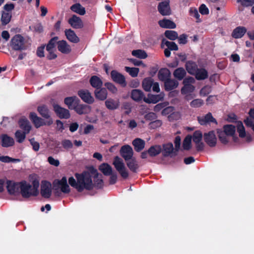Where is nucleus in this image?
<instances>
[{"label": "nucleus", "instance_id": "obj_1", "mask_svg": "<svg viewBox=\"0 0 254 254\" xmlns=\"http://www.w3.org/2000/svg\"><path fill=\"white\" fill-rule=\"evenodd\" d=\"M6 184L7 192L10 195H17L20 193L24 198H28L31 196H37L39 193V182L36 179L32 181V185L26 181L15 182L7 180Z\"/></svg>", "mask_w": 254, "mask_h": 254}, {"label": "nucleus", "instance_id": "obj_2", "mask_svg": "<svg viewBox=\"0 0 254 254\" xmlns=\"http://www.w3.org/2000/svg\"><path fill=\"white\" fill-rule=\"evenodd\" d=\"M75 177L76 181L73 177H70L68 179V183L78 192H81L85 189L89 190L92 188L91 177L88 172L83 171L81 174L76 173Z\"/></svg>", "mask_w": 254, "mask_h": 254}, {"label": "nucleus", "instance_id": "obj_3", "mask_svg": "<svg viewBox=\"0 0 254 254\" xmlns=\"http://www.w3.org/2000/svg\"><path fill=\"white\" fill-rule=\"evenodd\" d=\"M37 111L40 115L44 118L48 119L45 121L43 119L38 117L35 112H31L29 114V119L33 123L37 128L44 126H51L53 123V120L51 118L49 110L47 106L44 105L38 106Z\"/></svg>", "mask_w": 254, "mask_h": 254}, {"label": "nucleus", "instance_id": "obj_4", "mask_svg": "<svg viewBox=\"0 0 254 254\" xmlns=\"http://www.w3.org/2000/svg\"><path fill=\"white\" fill-rule=\"evenodd\" d=\"M236 132V127L233 125H225L222 129H217V133L218 138L223 144H227L229 142L228 137L233 136L234 141H236L234 135Z\"/></svg>", "mask_w": 254, "mask_h": 254}, {"label": "nucleus", "instance_id": "obj_5", "mask_svg": "<svg viewBox=\"0 0 254 254\" xmlns=\"http://www.w3.org/2000/svg\"><path fill=\"white\" fill-rule=\"evenodd\" d=\"M54 194L56 196H60L61 192L59 190L60 187L61 190L64 193H68L70 191V188L67 184L65 177H63L61 180L56 179L53 182Z\"/></svg>", "mask_w": 254, "mask_h": 254}, {"label": "nucleus", "instance_id": "obj_6", "mask_svg": "<svg viewBox=\"0 0 254 254\" xmlns=\"http://www.w3.org/2000/svg\"><path fill=\"white\" fill-rule=\"evenodd\" d=\"M10 46L12 50L17 51H22L27 49L24 37L20 34H16L11 39Z\"/></svg>", "mask_w": 254, "mask_h": 254}, {"label": "nucleus", "instance_id": "obj_7", "mask_svg": "<svg viewBox=\"0 0 254 254\" xmlns=\"http://www.w3.org/2000/svg\"><path fill=\"white\" fill-rule=\"evenodd\" d=\"M113 165L123 179H126L128 177V173L123 160L119 157H115Z\"/></svg>", "mask_w": 254, "mask_h": 254}, {"label": "nucleus", "instance_id": "obj_8", "mask_svg": "<svg viewBox=\"0 0 254 254\" xmlns=\"http://www.w3.org/2000/svg\"><path fill=\"white\" fill-rule=\"evenodd\" d=\"M157 8L158 11L162 15H169L171 14L169 0H164L159 2Z\"/></svg>", "mask_w": 254, "mask_h": 254}, {"label": "nucleus", "instance_id": "obj_9", "mask_svg": "<svg viewBox=\"0 0 254 254\" xmlns=\"http://www.w3.org/2000/svg\"><path fill=\"white\" fill-rule=\"evenodd\" d=\"M41 195L45 198H49L52 194L51 184L47 181H43L41 185Z\"/></svg>", "mask_w": 254, "mask_h": 254}, {"label": "nucleus", "instance_id": "obj_10", "mask_svg": "<svg viewBox=\"0 0 254 254\" xmlns=\"http://www.w3.org/2000/svg\"><path fill=\"white\" fill-rule=\"evenodd\" d=\"M203 138L204 141L209 146L213 147L216 146L217 138L214 130L204 133Z\"/></svg>", "mask_w": 254, "mask_h": 254}, {"label": "nucleus", "instance_id": "obj_11", "mask_svg": "<svg viewBox=\"0 0 254 254\" xmlns=\"http://www.w3.org/2000/svg\"><path fill=\"white\" fill-rule=\"evenodd\" d=\"M77 94L85 103L91 104L94 102L93 97L91 95L90 92L87 89L79 90L77 92Z\"/></svg>", "mask_w": 254, "mask_h": 254}, {"label": "nucleus", "instance_id": "obj_12", "mask_svg": "<svg viewBox=\"0 0 254 254\" xmlns=\"http://www.w3.org/2000/svg\"><path fill=\"white\" fill-rule=\"evenodd\" d=\"M53 108L55 112L60 119H67L70 118L69 111L67 109L61 107L58 104L54 105Z\"/></svg>", "mask_w": 254, "mask_h": 254}, {"label": "nucleus", "instance_id": "obj_13", "mask_svg": "<svg viewBox=\"0 0 254 254\" xmlns=\"http://www.w3.org/2000/svg\"><path fill=\"white\" fill-rule=\"evenodd\" d=\"M162 155L164 157L170 156L171 157L176 156L175 155V149L171 142L164 143L162 146Z\"/></svg>", "mask_w": 254, "mask_h": 254}, {"label": "nucleus", "instance_id": "obj_14", "mask_svg": "<svg viewBox=\"0 0 254 254\" xmlns=\"http://www.w3.org/2000/svg\"><path fill=\"white\" fill-rule=\"evenodd\" d=\"M111 76L112 80L120 84L123 87H126L127 82L125 76L117 70H113L111 72Z\"/></svg>", "mask_w": 254, "mask_h": 254}, {"label": "nucleus", "instance_id": "obj_15", "mask_svg": "<svg viewBox=\"0 0 254 254\" xmlns=\"http://www.w3.org/2000/svg\"><path fill=\"white\" fill-rule=\"evenodd\" d=\"M120 154L125 161H127L132 158L133 154L132 148L129 145H124L120 149Z\"/></svg>", "mask_w": 254, "mask_h": 254}, {"label": "nucleus", "instance_id": "obj_16", "mask_svg": "<svg viewBox=\"0 0 254 254\" xmlns=\"http://www.w3.org/2000/svg\"><path fill=\"white\" fill-rule=\"evenodd\" d=\"M197 121L199 124L201 126H205L210 123H213L217 124L216 120L213 118L211 113L209 112L203 117H198Z\"/></svg>", "mask_w": 254, "mask_h": 254}, {"label": "nucleus", "instance_id": "obj_17", "mask_svg": "<svg viewBox=\"0 0 254 254\" xmlns=\"http://www.w3.org/2000/svg\"><path fill=\"white\" fill-rule=\"evenodd\" d=\"M68 22L74 29H80L83 27V24L81 18L76 15H73L68 19Z\"/></svg>", "mask_w": 254, "mask_h": 254}, {"label": "nucleus", "instance_id": "obj_18", "mask_svg": "<svg viewBox=\"0 0 254 254\" xmlns=\"http://www.w3.org/2000/svg\"><path fill=\"white\" fill-rule=\"evenodd\" d=\"M73 109L79 115L87 114L91 111V107L86 104H79L74 106Z\"/></svg>", "mask_w": 254, "mask_h": 254}, {"label": "nucleus", "instance_id": "obj_19", "mask_svg": "<svg viewBox=\"0 0 254 254\" xmlns=\"http://www.w3.org/2000/svg\"><path fill=\"white\" fill-rule=\"evenodd\" d=\"M164 96L162 94L154 95L148 94L147 97H144V102L147 104H156L163 99Z\"/></svg>", "mask_w": 254, "mask_h": 254}, {"label": "nucleus", "instance_id": "obj_20", "mask_svg": "<svg viewBox=\"0 0 254 254\" xmlns=\"http://www.w3.org/2000/svg\"><path fill=\"white\" fill-rule=\"evenodd\" d=\"M1 145L3 147H9L14 144L13 138L6 134H2L0 135Z\"/></svg>", "mask_w": 254, "mask_h": 254}, {"label": "nucleus", "instance_id": "obj_21", "mask_svg": "<svg viewBox=\"0 0 254 254\" xmlns=\"http://www.w3.org/2000/svg\"><path fill=\"white\" fill-rule=\"evenodd\" d=\"M58 49L63 54H69L71 51L70 46L67 43L65 40H61L58 42Z\"/></svg>", "mask_w": 254, "mask_h": 254}, {"label": "nucleus", "instance_id": "obj_22", "mask_svg": "<svg viewBox=\"0 0 254 254\" xmlns=\"http://www.w3.org/2000/svg\"><path fill=\"white\" fill-rule=\"evenodd\" d=\"M105 105L109 110H115L119 108L120 101L119 99L115 100L112 98H109L105 102Z\"/></svg>", "mask_w": 254, "mask_h": 254}, {"label": "nucleus", "instance_id": "obj_23", "mask_svg": "<svg viewBox=\"0 0 254 254\" xmlns=\"http://www.w3.org/2000/svg\"><path fill=\"white\" fill-rule=\"evenodd\" d=\"M130 97L133 100L136 102H140L142 100L144 101V97H146L143 91L139 89L132 90Z\"/></svg>", "mask_w": 254, "mask_h": 254}, {"label": "nucleus", "instance_id": "obj_24", "mask_svg": "<svg viewBox=\"0 0 254 254\" xmlns=\"http://www.w3.org/2000/svg\"><path fill=\"white\" fill-rule=\"evenodd\" d=\"M64 33L67 39L70 42L73 43H77L79 42V38L73 30L71 29H65Z\"/></svg>", "mask_w": 254, "mask_h": 254}, {"label": "nucleus", "instance_id": "obj_25", "mask_svg": "<svg viewBox=\"0 0 254 254\" xmlns=\"http://www.w3.org/2000/svg\"><path fill=\"white\" fill-rule=\"evenodd\" d=\"M95 98L100 101H104L107 97V90L105 88H100L99 89H96L94 91Z\"/></svg>", "mask_w": 254, "mask_h": 254}, {"label": "nucleus", "instance_id": "obj_26", "mask_svg": "<svg viewBox=\"0 0 254 254\" xmlns=\"http://www.w3.org/2000/svg\"><path fill=\"white\" fill-rule=\"evenodd\" d=\"M159 79L162 81H165L171 77V72L167 68H161L158 73Z\"/></svg>", "mask_w": 254, "mask_h": 254}, {"label": "nucleus", "instance_id": "obj_27", "mask_svg": "<svg viewBox=\"0 0 254 254\" xmlns=\"http://www.w3.org/2000/svg\"><path fill=\"white\" fill-rule=\"evenodd\" d=\"M162 150L160 145H154L151 146L148 149V155L150 157H154L159 155Z\"/></svg>", "mask_w": 254, "mask_h": 254}, {"label": "nucleus", "instance_id": "obj_28", "mask_svg": "<svg viewBox=\"0 0 254 254\" xmlns=\"http://www.w3.org/2000/svg\"><path fill=\"white\" fill-rule=\"evenodd\" d=\"M164 82V88L166 91H171L177 88L178 86V82L175 80L169 78Z\"/></svg>", "mask_w": 254, "mask_h": 254}, {"label": "nucleus", "instance_id": "obj_29", "mask_svg": "<svg viewBox=\"0 0 254 254\" xmlns=\"http://www.w3.org/2000/svg\"><path fill=\"white\" fill-rule=\"evenodd\" d=\"M20 128L27 133H29L31 129V126L28 120L26 118L20 119L18 121Z\"/></svg>", "mask_w": 254, "mask_h": 254}, {"label": "nucleus", "instance_id": "obj_30", "mask_svg": "<svg viewBox=\"0 0 254 254\" xmlns=\"http://www.w3.org/2000/svg\"><path fill=\"white\" fill-rule=\"evenodd\" d=\"M126 162L127 167L132 172L137 173L139 168V165L134 158H131Z\"/></svg>", "mask_w": 254, "mask_h": 254}, {"label": "nucleus", "instance_id": "obj_31", "mask_svg": "<svg viewBox=\"0 0 254 254\" xmlns=\"http://www.w3.org/2000/svg\"><path fill=\"white\" fill-rule=\"evenodd\" d=\"M185 66L187 71L191 75L195 74L197 69L198 68L197 64L192 61H187L186 63Z\"/></svg>", "mask_w": 254, "mask_h": 254}, {"label": "nucleus", "instance_id": "obj_32", "mask_svg": "<svg viewBox=\"0 0 254 254\" xmlns=\"http://www.w3.org/2000/svg\"><path fill=\"white\" fill-rule=\"evenodd\" d=\"M159 25L162 28L168 29H174L176 27V24L170 19H164L159 21Z\"/></svg>", "mask_w": 254, "mask_h": 254}, {"label": "nucleus", "instance_id": "obj_33", "mask_svg": "<svg viewBox=\"0 0 254 254\" xmlns=\"http://www.w3.org/2000/svg\"><path fill=\"white\" fill-rule=\"evenodd\" d=\"M145 143L144 140L139 138H135L132 141L134 150L137 152H140L144 148Z\"/></svg>", "mask_w": 254, "mask_h": 254}, {"label": "nucleus", "instance_id": "obj_34", "mask_svg": "<svg viewBox=\"0 0 254 254\" xmlns=\"http://www.w3.org/2000/svg\"><path fill=\"white\" fill-rule=\"evenodd\" d=\"M198 80H204L207 78L208 74L207 71L203 68H198L196 73L193 74Z\"/></svg>", "mask_w": 254, "mask_h": 254}, {"label": "nucleus", "instance_id": "obj_35", "mask_svg": "<svg viewBox=\"0 0 254 254\" xmlns=\"http://www.w3.org/2000/svg\"><path fill=\"white\" fill-rule=\"evenodd\" d=\"M89 82L93 87L97 89L100 88L103 84V82L101 79L96 75L91 76Z\"/></svg>", "mask_w": 254, "mask_h": 254}, {"label": "nucleus", "instance_id": "obj_36", "mask_svg": "<svg viewBox=\"0 0 254 254\" xmlns=\"http://www.w3.org/2000/svg\"><path fill=\"white\" fill-rule=\"evenodd\" d=\"M154 79L150 77L145 78L142 82V86L145 91H150Z\"/></svg>", "mask_w": 254, "mask_h": 254}, {"label": "nucleus", "instance_id": "obj_37", "mask_svg": "<svg viewBox=\"0 0 254 254\" xmlns=\"http://www.w3.org/2000/svg\"><path fill=\"white\" fill-rule=\"evenodd\" d=\"M174 107L172 106H168L164 108L162 111V115L163 116L168 115L169 119L174 118V116L178 115V112H174Z\"/></svg>", "mask_w": 254, "mask_h": 254}, {"label": "nucleus", "instance_id": "obj_38", "mask_svg": "<svg viewBox=\"0 0 254 254\" xmlns=\"http://www.w3.org/2000/svg\"><path fill=\"white\" fill-rule=\"evenodd\" d=\"M79 102V100L75 96L68 97L64 98V102L69 109H72L73 108L72 105L74 104V106L76 105Z\"/></svg>", "mask_w": 254, "mask_h": 254}, {"label": "nucleus", "instance_id": "obj_39", "mask_svg": "<svg viewBox=\"0 0 254 254\" xmlns=\"http://www.w3.org/2000/svg\"><path fill=\"white\" fill-rule=\"evenodd\" d=\"M99 170L102 172L105 176H109L113 172L111 166L108 163H104L99 167Z\"/></svg>", "mask_w": 254, "mask_h": 254}, {"label": "nucleus", "instance_id": "obj_40", "mask_svg": "<svg viewBox=\"0 0 254 254\" xmlns=\"http://www.w3.org/2000/svg\"><path fill=\"white\" fill-rule=\"evenodd\" d=\"M250 118L246 119L244 122L247 127H250L254 131V109H252L249 112Z\"/></svg>", "mask_w": 254, "mask_h": 254}, {"label": "nucleus", "instance_id": "obj_41", "mask_svg": "<svg viewBox=\"0 0 254 254\" xmlns=\"http://www.w3.org/2000/svg\"><path fill=\"white\" fill-rule=\"evenodd\" d=\"M186 75V71L183 67H179L176 69L174 72V76L179 80H181Z\"/></svg>", "mask_w": 254, "mask_h": 254}, {"label": "nucleus", "instance_id": "obj_42", "mask_svg": "<svg viewBox=\"0 0 254 254\" xmlns=\"http://www.w3.org/2000/svg\"><path fill=\"white\" fill-rule=\"evenodd\" d=\"M58 39L59 37L58 36H55L51 39L47 44L45 45L46 51L55 50L56 45H58Z\"/></svg>", "mask_w": 254, "mask_h": 254}, {"label": "nucleus", "instance_id": "obj_43", "mask_svg": "<svg viewBox=\"0 0 254 254\" xmlns=\"http://www.w3.org/2000/svg\"><path fill=\"white\" fill-rule=\"evenodd\" d=\"M94 179V183H93V181H92V185L91 188L89 190H91L93 189L94 188H95L96 189H101L103 188L104 186V182L102 178H93Z\"/></svg>", "mask_w": 254, "mask_h": 254}, {"label": "nucleus", "instance_id": "obj_44", "mask_svg": "<svg viewBox=\"0 0 254 254\" xmlns=\"http://www.w3.org/2000/svg\"><path fill=\"white\" fill-rule=\"evenodd\" d=\"M70 9L80 15H83L85 13V9L82 7L81 4L79 3H77L73 4L70 7Z\"/></svg>", "mask_w": 254, "mask_h": 254}, {"label": "nucleus", "instance_id": "obj_45", "mask_svg": "<svg viewBox=\"0 0 254 254\" xmlns=\"http://www.w3.org/2000/svg\"><path fill=\"white\" fill-rule=\"evenodd\" d=\"M239 137H246L247 141L248 142H250L252 140L251 135L249 133L246 134L241 122H239Z\"/></svg>", "mask_w": 254, "mask_h": 254}, {"label": "nucleus", "instance_id": "obj_46", "mask_svg": "<svg viewBox=\"0 0 254 254\" xmlns=\"http://www.w3.org/2000/svg\"><path fill=\"white\" fill-rule=\"evenodd\" d=\"M131 54L134 57L141 59H145L147 57V53L142 50H133L131 52Z\"/></svg>", "mask_w": 254, "mask_h": 254}, {"label": "nucleus", "instance_id": "obj_47", "mask_svg": "<svg viewBox=\"0 0 254 254\" xmlns=\"http://www.w3.org/2000/svg\"><path fill=\"white\" fill-rule=\"evenodd\" d=\"M192 137L190 135H188L184 139L183 142V147L184 150H189L191 147Z\"/></svg>", "mask_w": 254, "mask_h": 254}, {"label": "nucleus", "instance_id": "obj_48", "mask_svg": "<svg viewBox=\"0 0 254 254\" xmlns=\"http://www.w3.org/2000/svg\"><path fill=\"white\" fill-rule=\"evenodd\" d=\"M162 44H164L171 51H177L178 50L177 45L174 42L168 41L165 39H163Z\"/></svg>", "mask_w": 254, "mask_h": 254}, {"label": "nucleus", "instance_id": "obj_49", "mask_svg": "<svg viewBox=\"0 0 254 254\" xmlns=\"http://www.w3.org/2000/svg\"><path fill=\"white\" fill-rule=\"evenodd\" d=\"M11 14L10 12L3 11L1 15V21L2 25H6L10 21Z\"/></svg>", "mask_w": 254, "mask_h": 254}, {"label": "nucleus", "instance_id": "obj_50", "mask_svg": "<svg viewBox=\"0 0 254 254\" xmlns=\"http://www.w3.org/2000/svg\"><path fill=\"white\" fill-rule=\"evenodd\" d=\"M164 35L167 38L172 41H174L178 38V33L173 30H166Z\"/></svg>", "mask_w": 254, "mask_h": 254}, {"label": "nucleus", "instance_id": "obj_51", "mask_svg": "<svg viewBox=\"0 0 254 254\" xmlns=\"http://www.w3.org/2000/svg\"><path fill=\"white\" fill-rule=\"evenodd\" d=\"M27 133L25 131L17 130L15 133V137L17 141L19 143L23 142L26 137V134Z\"/></svg>", "mask_w": 254, "mask_h": 254}, {"label": "nucleus", "instance_id": "obj_52", "mask_svg": "<svg viewBox=\"0 0 254 254\" xmlns=\"http://www.w3.org/2000/svg\"><path fill=\"white\" fill-rule=\"evenodd\" d=\"M192 139L194 143H199L202 139V133L201 131L197 130L193 132Z\"/></svg>", "mask_w": 254, "mask_h": 254}, {"label": "nucleus", "instance_id": "obj_53", "mask_svg": "<svg viewBox=\"0 0 254 254\" xmlns=\"http://www.w3.org/2000/svg\"><path fill=\"white\" fill-rule=\"evenodd\" d=\"M125 70L132 77H136L139 72V68L137 67H130L126 66Z\"/></svg>", "mask_w": 254, "mask_h": 254}, {"label": "nucleus", "instance_id": "obj_54", "mask_svg": "<svg viewBox=\"0 0 254 254\" xmlns=\"http://www.w3.org/2000/svg\"><path fill=\"white\" fill-rule=\"evenodd\" d=\"M194 87L192 85H184L181 89L182 94H188L193 91Z\"/></svg>", "mask_w": 254, "mask_h": 254}, {"label": "nucleus", "instance_id": "obj_55", "mask_svg": "<svg viewBox=\"0 0 254 254\" xmlns=\"http://www.w3.org/2000/svg\"><path fill=\"white\" fill-rule=\"evenodd\" d=\"M204 104L203 101L201 99H195L190 103V106L192 108H198Z\"/></svg>", "mask_w": 254, "mask_h": 254}, {"label": "nucleus", "instance_id": "obj_56", "mask_svg": "<svg viewBox=\"0 0 254 254\" xmlns=\"http://www.w3.org/2000/svg\"><path fill=\"white\" fill-rule=\"evenodd\" d=\"M181 139L180 136H177L175 138L174 144H175V155L178 154V152L180 148Z\"/></svg>", "mask_w": 254, "mask_h": 254}, {"label": "nucleus", "instance_id": "obj_57", "mask_svg": "<svg viewBox=\"0 0 254 254\" xmlns=\"http://www.w3.org/2000/svg\"><path fill=\"white\" fill-rule=\"evenodd\" d=\"M89 173L90 176L92 177L93 175V178H96L99 177V174L98 173L97 169L94 168L93 166H90L88 168V171H85Z\"/></svg>", "mask_w": 254, "mask_h": 254}, {"label": "nucleus", "instance_id": "obj_58", "mask_svg": "<svg viewBox=\"0 0 254 254\" xmlns=\"http://www.w3.org/2000/svg\"><path fill=\"white\" fill-rule=\"evenodd\" d=\"M63 147L66 149L71 148L73 147L72 142L69 139H64L62 141Z\"/></svg>", "mask_w": 254, "mask_h": 254}, {"label": "nucleus", "instance_id": "obj_59", "mask_svg": "<svg viewBox=\"0 0 254 254\" xmlns=\"http://www.w3.org/2000/svg\"><path fill=\"white\" fill-rule=\"evenodd\" d=\"M162 125V122L159 120H156L151 122L149 124V127L151 129H155Z\"/></svg>", "mask_w": 254, "mask_h": 254}, {"label": "nucleus", "instance_id": "obj_60", "mask_svg": "<svg viewBox=\"0 0 254 254\" xmlns=\"http://www.w3.org/2000/svg\"><path fill=\"white\" fill-rule=\"evenodd\" d=\"M45 45H43L40 47H38L36 51L37 56L40 58H43L45 57L44 55V49Z\"/></svg>", "mask_w": 254, "mask_h": 254}, {"label": "nucleus", "instance_id": "obj_61", "mask_svg": "<svg viewBox=\"0 0 254 254\" xmlns=\"http://www.w3.org/2000/svg\"><path fill=\"white\" fill-rule=\"evenodd\" d=\"M106 88L113 93H115L117 91V88L112 83L107 82L105 84Z\"/></svg>", "mask_w": 254, "mask_h": 254}, {"label": "nucleus", "instance_id": "obj_62", "mask_svg": "<svg viewBox=\"0 0 254 254\" xmlns=\"http://www.w3.org/2000/svg\"><path fill=\"white\" fill-rule=\"evenodd\" d=\"M188 36L185 34H183L181 35L177 39H178L179 43L180 44L185 45L187 43Z\"/></svg>", "mask_w": 254, "mask_h": 254}, {"label": "nucleus", "instance_id": "obj_63", "mask_svg": "<svg viewBox=\"0 0 254 254\" xmlns=\"http://www.w3.org/2000/svg\"><path fill=\"white\" fill-rule=\"evenodd\" d=\"M199 11L202 15H207L209 13V9L204 4L200 5L199 8Z\"/></svg>", "mask_w": 254, "mask_h": 254}, {"label": "nucleus", "instance_id": "obj_64", "mask_svg": "<svg viewBox=\"0 0 254 254\" xmlns=\"http://www.w3.org/2000/svg\"><path fill=\"white\" fill-rule=\"evenodd\" d=\"M48 161L52 165L58 167L60 165V162L58 160L55 159L52 156H49L48 158Z\"/></svg>", "mask_w": 254, "mask_h": 254}]
</instances>
